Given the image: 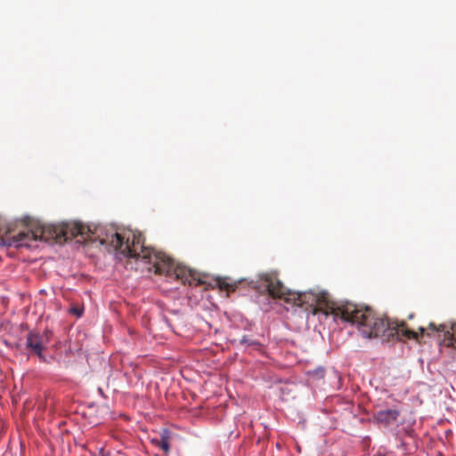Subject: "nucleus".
I'll return each instance as SVG.
<instances>
[{
  "mask_svg": "<svg viewBox=\"0 0 456 456\" xmlns=\"http://www.w3.org/2000/svg\"><path fill=\"white\" fill-rule=\"evenodd\" d=\"M261 280L272 297L300 307H313L314 311H322L326 315L333 314L336 317H340L344 321L356 324L359 331L367 338L385 337L387 339L396 338L399 340H418L426 331L423 327H419V331H413L404 322L379 317L371 308L359 306L351 302L336 306L326 292L289 290L274 272L263 274Z\"/></svg>",
  "mask_w": 456,
  "mask_h": 456,
  "instance_id": "f257e3e1",
  "label": "nucleus"
},
{
  "mask_svg": "<svg viewBox=\"0 0 456 456\" xmlns=\"http://www.w3.org/2000/svg\"><path fill=\"white\" fill-rule=\"evenodd\" d=\"M98 228L93 231L91 226L79 222L64 223L55 231L56 236L64 240L80 237L82 240H99L102 245H111L125 256L142 261L148 266V271H154L156 274H164L167 277L181 281L184 285L200 286L206 283V275L180 264L164 253L157 252L151 248L144 246L142 236L138 233H129L127 237L114 232L100 238Z\"/></svg>",
  "mask_w": 456,
  "mask_h": 456,
  "instance_id": "f03ea898",
  "label": "nucleus"
},
{
  "mask_svg": "<svg viewBox=\"0 0 456 456\" xmlns=\"http://www.w3.org/2000/svg\"><path fill=\"white\" fill-rule=\"evenodd\" d=\"M53 338V331L45 329L42 333L38 331H30L27 335L26 348L37 354L42 362H45V356L43 354L45 346L50 343Z\"/></svg>",
  "mask_w": 456,
  "mask_h": 456,
  "instance_id": "7ed1b4c3",
  "label": "nucleus"
},
{
  "mask_svg": "<svg viewBox=\"0 0 456 456\" xmlns=\"http://www.w3.org/2000/svg\"><path fill=\"white\" fill-rule=\"evenodd\" d=\"M428 329L432 331L442 332L444 334V341L448 346H456V323H443L436 325L430 322Z\"/></svg>",
  "mask_w": 456,
  "mask_h": 456,
  "instance_id": "20e7f679",
  "label": "nucleus"
},
{
  "mask_svg": "<svg viewBox=\"0 0 456 456\" xmlns=\"http://www.w3.org/2000/svg\"><path fill=\"white\" fill-rule=\"evenodd\" d=\"M170 431L168 429H162L159 437L151 439V443L163 451L167 456L170 452Z\"/></svg>",
  "mask_w": 456,
  "mask_h": 456,
  "instance_id": "39448f33",
  "label": "nucleus"
},
{
  "mask_svg": "<svg viewBox=\"0 0 456 456\" xmlns=\"http://www.w3.org/2000/svg\"><path fill=\"white\" fill-rule=\"evenodd\" d=\"M399 411L395 409H387L378 411L376 419L380 423L389 424L397 419Z\"/></svg>",
  "mask_w": 456,
  "mask_h": 456,
  "instance_id": "423d86ee",
  "label": "nucleus"
},
{
  "mask_svg": "<svg viewBox=\"0 0 456 456\" xmlns=\"http://www.w3.org/2000/svg\"><path fill=\"white\" fill-rule=\"evenodd\" d=\"M218 287L221 290H226L228 293L232 292L236 289V282H229L226 279L217 280Z\"/></svg>",
  "mask_w": 456,
  "mask_h": 456,
  "instance_id": "0eeeda50",
  "label": "nucleus"
},
{
  "mask_svg": "<svg viewBox=\"0 0 456 456\" xmlns=\"http://www.w3.org/2000/svg\"><path fill=\"white\" fill-rule=\"evenodd\" d=\"M84 312V307L74 305L69 309V313L77 317H81Z\"/></svg>",
  "mask_w": 456,
  "mask_h": 456,
  "instance_id": "6e6552de",
  "label": "nucleus"
},
{
  "mask_svg": "<svg viewBox=\"0 0 456 456\" xmlns=\"http://www.w3.org/2000/svg\"><path fill=\"white\" fill-rule=\"evenodd\" d=\"M240 344L241 345H248V346H256V345H258L257 342H256L254 340H250L246 336L242 337V338L240 339Z\"/></svg>",
  "mask_w": 456,
  "mask_h": 456,
  "instance_id": "1a4fd4ad",
  "label": "nucleus"
},
{
  "mask_svg": "<svg viewBox=\"0 0 456 456\" xmlns=\"http://www.w3.org/2000/svg\"><path fill=\"white\" fill-rule=\"evenodd\" d=\"M325 370L323 368H318L313 371V375L317 379H322L324 377Z\"/></svg>",
  "mask_w": 456,
  "mask_h": 456,
  "instance_id": "9d476101",
  "label": "nucleus"
},
{
  "mask_svg": "<svg viewBox=\"0 0 456 456\" xmlns=\"http://www.w3.org/2000/svg\"><path fill=\"white\" fill-rule=\"evenodd\" d=\"M374 456H386V455L381 452H377Z\"/></svg>",
  "mask_w": 456,
  "mask_h": 456,
  "instance_id": "9b49d317",
  "label": "nucleus"
}]
</instances>
